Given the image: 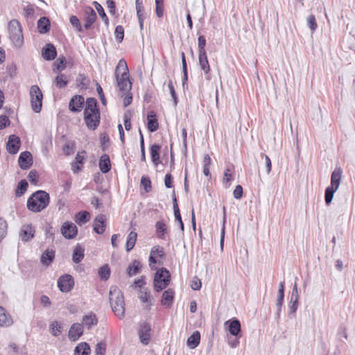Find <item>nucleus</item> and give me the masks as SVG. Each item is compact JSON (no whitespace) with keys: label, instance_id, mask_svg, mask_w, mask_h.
Returning <instances> with one entry per match:
<instances>
[{"label":"nucleus","instance_id":"obj_1","mask_svg":"<svg viewBox=\"0 0 355 355\" xmlns=\"http://www.w3.org/2000/svg\"><path fill=\"white\" fill-rule=\"evenodd\" d=\"M100 110L97 101L94 98H88L85 101L84 120L87 127L95 130L100 123Z\"/></svg>","mask_w":355,"mask_h":355},{"label":"nucleus","instance_id":"obj_2","mask_svg":"<svg viewBox=\"0 0 355 355\" xmlns=\"http://www.w3.org/2000/svg\"><path fill=\"white\" fill-rule=\"evenodd\" d=\"M115 78L119 90L122 92H128L132 89V83L130 80L129 69L124 58L121 59L115 69Z\"/></svg>","mask_w":355,"mask_h":355},{"label":"nucleus","instance_id":"obj_3","mask_svg":"<svg viewBox=\"0 0 355 355\" xmlns=\"http://www.w3.org/2000/svg\"><path fill=\"white\" fill-rule=\"evenodd\" d=\"M49 202V194L45 191L38 190L28 198L26 206L32 212H40L46 208Z\"/></svg>","mask_w":355,"mask_h":355},{"label":"nucleus","instance_id":"obj_4","mask_svg":"<svg viewBox=\"0 0 355 355\" xmlns=\"http://www.w3.org/2000/svg\"><path fill=\"white\" fill-rule=\"evenodd\" d=\"M110 304L114 314L119 318L125 315V301L123 293L116 286L110 289Z\"/></svg>","mask_w":355,"mask_h":355},{"label":"nucleus","instance_id":"obj_5","mask_svg":"<svg viewBox=\"0 0 355 355\" xmlns=\"http://www.w3.org/2000/svg\"><path fill=\"white\" fill-rule=\"evenodd\" d=\"M342 173L343 171L340 168H336L331 173V185L325 190L324 198L327 205H329L331 203L334 197V193L338 190L340 186Z\"/></svg>","mask_w":355,"mask_h":355},{"label":"nucleus","instance_id":"obj_6","mask_svg":"<svg viewBox=\"0 0 355 355\" xmlns=\"http://www.w3.org/2000/svg\"><path fill=\"white\" fill-rule=\"evenodd\" d=\"M8 33L13 44L16 47L20 48L24 44V37L21 26L17 20L12 19L9 22Z\"/></svg>","mask_w":355,"mask_h":355},{"label":"nucleus","instance_id":"obj_7","mask_svg":"<svg viewBox=\"0 0 355 355\" xmlns=\"http://www.w3.org/2000/svg\"><path fill=\"white\" fill-rule=\"evenodd\" d=\"M166 254L163 247L155 245L151 248L149 256V266L152 270H157L158 266L163 264Z\"/></svg>","mask_w":355,"mask_h":355},{"label":"nucleus","instance_id":"obj_8","mask_svg":"<svg viewBox=\"0 0 355 355\" xmlns=\"http://www.w3.org/2000/svg\"><path fill=\"white\" fill-rule=\"evenodd\" d=\"M171 282V274L168 270L162 268L157 270L154 278L155 291L160 292L166 288Z\"/></svg>","mask_w":355,"mask_h":355},{"label":"nucleus","instance_id":"obj_9","mask_svg":"<svg viewBox=\"0 0 355 355\" xmlns=\"http://www.w3.org/2000/svg\"><path fill=\"white\" fill-rule=\"evenodd\" d=\"M31 103L33 110L38 113L42 107L43 95L37 85H33L30 89Z\"/></svg>","mask_w":355,"mask_h":355},{"label":"nucleus","instance_id":"obj_10","mask_svg":"<svg viewBox=\"0 0 355 355\" xmlns=\"http://www.w3.org/2000/svg\"><path fill=\"white\" fill-rule=\"evenodd\" d=\"M75 282L73 277L69 274H64L60 276L58 280V287L62 293H68L71 291Z\"/></svg>","mask_w":355,"mask_h":355},{"label":"nucleus","instance_id":"obj_11","mask_svg":"<svg viewBox=\"0 0 355 355\" xmlns=\"http://www.w3.org/2000/svg\"><path fill=\"white\" fill-rule=\"evenodd\" d=\"M62 234L68 239H73L78 234V228L71 222H64L61 227Z\"/></svg>","mask_w":355,"mask_h":355},{"label":"nucleus","instance_id":"obj_12","mask_svg":"<svg viewBox=\"0 0 355 355\" xmlns=\"http://www.w3.org/2000/svg\"><path fill=\"white\" fill-rule=\"evenodd\" d=\"M21 146V141L19 137L12 135L9 137L6 144V148L9 153L16 154L18 153Z\"/></svg>","mask_w":355,"mask_h":355},{"label":"nucleus","instance_id":"obj_13","mask_svg":"<svg viewBox=\"0 0 355 355\" xmlns=\"http://www.w3.org/2000/svg\"><path fill=\"white\" fill-rule=\"evenodd\" d=\"M151 327L148 323H144L140 325L139 329V336L140 341L144 345H148L150 339Z\"/></svg>","mask_w":355,"mask_h":355},{"label":"nucleus","instance_id":"obj_14","mask_svg":"<svg viewBox=\"0 0 355 355\" xmlns=\"http://www.w3.org/2000/svg\"><path fill=\"white\" fill-rule=\"evenodd\" d=\"M85 103L84 98L80 95L73 96L69 101V108L73 112H80Z\"/></svg>","mask_w":355,"mask_h":355},{"label":"nucleus","instance_id":"obj_15","mask_svg":"<svg viewBox=\"0 0 355 355\" xmlns=\"http://www.w3.org/2000/svg\"><path fill=\"white\" fill-rule=\"evenodd\" d=\"M147 128L150 132H155L159 128V122L156 113L151 110L147 113Z\"/></svg>","mask_w":355,"mask_h":355},{"label":"nucleus","instance_id":"obj_16","mask_svg":"<svg viewBox=\"0 0 355 355\" xmlns=\"http://www.w3.org/2000/svg\"><path fill=\"white\" fill-rule=\"evenodd\" d=\"M83 334V326L80 323L73 324L69 331L68 336L71 341L75 342L79 339V338Z\"/></svg>","mask_w":355,"mask_h":355},{"label":"nucleus","instance_id":"obj_17","mask_svg":"<svg viewBox=\"0 0 355 355\" xmlns=\"http://www.w3.org/2000/svg\"><path fill=\"white\" fill-rule=\"evenodd\" d=\"M107 218L104 214L98 215L94 221V231L97 234H103L106 228Z\"/></svg>","mask_w":355,"mask_h":355},{"label":"nucleus","instance_id":"obj_18","mask_svg":"<svg viewBox=\"0 0 355 355\" xmlns=\"http://www.w3.org/2000/svg\"><path fill=\"white\" fill-rule=\"evenodd\" d=\"M96 20V14L94 10L90 7L87 8L85 10V17H84V27L85 29L88 30L91 28L92 25Z\"/></svg>","mask_w":355,"mask_h":355},{"label":"nucleus","instance_id":"obj_19","mask_svg":"<svg viewBox=\"0 0 355 355\" xmlns=\"http://www.w3.org/2000/svg\"><path fill=\"white\" fill-rule=\"evenodd\" d=\"M18 161L22 169H27L33 164L32 155L28 151L22 152L19 157Z\"/></svg>","mask_w":355,"mask_h":355},{"label":"nucleus","instance_id":"obj_20","mask_svg":"<svg viewBox=\"0 0 355 355\" xmlns=\"http://www.w3.org/2000/svg\"><path fill=\"white\" fill-rule=\"evenodd\" d=\"M13 324L12 316L6 310L0 306V327H8Z\"/></svg>","mask_w":355,"mask_h":355},{"label":"nucleus","instance_id":"obj_21","mask_svg":"<svg viewBox=\"0 0 355 355\" xmlns=\"http://www.w3.org/2000/svg\"><path fill=\"white\" fill-rule=\"evenodd\" d=\"M225 325L227 326L230 333L232 336H237L241 331V323L239 320H229L225 322Z\"/></svg>","mask_w":355,"mask_h":355},{"label":"nucleus","instance_id":"obj_22","mask_svg":"<svg viewBox=\"0 0 355 355\" xmlns=\"http://www.w3.org/2000/svg\"><path fill=\"white\" fill-rule=\"evenodd\" d=\"M234 173L235 168L233 164H230L226 167L223 178V183L226 187H230L231 181L234 179Z\"/></svg>","mask_w":355,"mask_h":355},{"label":"nucleus","instance_id":"obj_23","mask_svg":"<svg viewBox=\"0 0 355 355\" xmlns=\"http://www.w3.org/2000/svg\"><path fill=\"white\" fill-rule=\"evenodd\" d=\"M57 51L55 47L51 44H48L42 49V56L46 60H52L55 58Z\"/></svg>","mask_w":355,"mask_h":355},{"label":"nucleus","instance_id":"obj_24","mask_svg":"<svg viewBox=\"0 0 355 355\" xmlns=\"http://www.w3.org/2000/svg\"><path fill=\"white\" fill-rule=\"evenodd\" d=\"M111 162L107 154H103L99 159V168L103 173H107L111 170Z\"/></svg>","mask_w":355,"mask_h":355},{"label":"nucleus","instance_id":"obj_25","mask_svg":"<svg viewBox=\"0 0 355 355\" xmlns=\"http://www.w3.org/2000/svg\"><path fill=\"white\" fill-rule=\"evenodd\" d=\"M34 233L35 230L33 227L31 225H24L21 228L20 237L21 238L22 241H28L33 237Z\"/></svg>","mask_w":355,"mask_h":355},{"label":"nucleus","instance_id":"obj_26","mask_svg":"<svg viewBox=\"0 0 355 355\" xmlns=\"http://www.w3.org/2000/svg\"><path fill=\"white\" fill-rule=\"evenodd\" d=\"M174 291L171 288L165 291L162 297L161 303L163 306L169 307L171 306L174 299Z\"/></svg>","mask_w":355,"mask_h":355},{"label":"nucleus","instance_id":"obj_27","mask_svg":"<svg viewBox=\"0 0 355 355\" xmlns=\"http://www.w3.org/2000/svg\"><path fill=\"white\" fill-rule=\"evenodd\" d=\"M91 218L90 214L87 211L78 212L74 216V221L78 225H82L87 223Z\"/></svg>","mask_w":355,"mask_h":355},{"label":"nucleus","instance_id":"obj_28","mask_svg":"<svg viewBox=\"0 0 355 355\" xmlns=\"http://www.w3.org/2000/svg\"><path fill=\"white\" fill-rule=\"evenodd\" d=\"M200 342V334L198 331H195L187 339V344L191 349H195Z\"/></svg>","mask_w":355,"mask_h":355},{"label":"nucleus","instance_id":"obj_29","mask_svg":"<svg viewBox=\"0 0 355 355\" xmlns=\"http://www.w3.org/2000/svg\"><path fill=\"white\" fill-rule=\"evenodd\" d=\"M155 232L159 239H164L165 234L167 233V225L164 220H162L156 222Z\"/></svg>","mask_w":355,"mask_h":355},{"label":"nucleus","instance_id":"obj_30","mask_svg":"<svg viewBox=\"0 0 355 355\" xmlns=\"http://www.w3.org/2000/svg\"><path fill=\"white\" fill-rule=\"evenodd\" d=\"M161 146L159 144H153L151 146L150 149V153L152 162L155 166H157L159 163V153Z\"/></svg>","mask_w":355,"mask_h":355},{"label":"nucleus","instance_id":"obj_31","mask_svg":"<svg viewBox=\"0 0 355 355\" xmlns=\"http://www.w3.org/2000/svg\"><path fill=\"white\" fill-rule=\"evenodd\" d=\"M199 65L201 69L206 73L208 74L210 72V66L208 62V58L206 53H199Z\"/></svg>","mask_w":355,"mask_h":355},{"label":"nucleus","instance_id":"obj_32","mask_svg":"<svg viewBox=\"0 0 355 355\" xmlns=\"http://www.w3.org/2000/svg\"><path fill=\"white\" fill-rule=\"evenodd\" d=\"M83 323L87 328H92V327L96 325L98 323L96 315L91 313L89 315L84 316L83 318Z\"/></svg>","mask_w":355,"mask_h":355},{"label":"nucleus","instance_id":"obj_33","mask_svg":"<svg viewBox=\"0 0 355 355\" xmlns=\"http://www.w3.org/2000/svg\"><path fill=\"white\" fill-rule=\"evenodd\" d=\"M90 347L87 343H79L75 348L74 355H89Z\"/></svg>","mask_w":355,"mask_h":355},{"label":"nucleus","instance_id":"obj_34","mask_svg":"<svg viewBox=\"0 0 355 355\" xmlns=\"http://www.w3.org/2000/svg\"><path fill=\"white\" fill-rule=\"evenodd\" d=\"M137 239V234L135 231H132L129 233L127 236L126 243H125V249L127 252L130 251L136 243Z\"/></svg>","mask_w":355,"mask_h":355},{"label":"nucleus","instance_id":"obj_35","mask_svg":"<svg viewBox=\"0 0 355 355\" xmlns=\"http://www.w3.org/2000/svg\"><path fill=\"white\" fill-rule=\"evenodd\" d=\"M37 28L40 33H46L50 29V21L46 17H42L37 22Z\"/></svg>","mask_w":355,"mask_h":355},{"label":"nucleus","instance_id":"obj_36","mask_svg":"<svg viewBox=\"0 0 355 355\" xmlns=\"http://www.w3.org/2000/svg\"><path fill=\"white\" fill-rule=\"evenodd\" d=\"M68 78L66 75L63 73H59L55 78L54 83L55 86L59 88H64L68 84Z\"/></svg>","mask_w":355,"mask_h":355},{"label":"nucleus","instance_id":"obj_37","mask_svg":"<svg viewBox=\"0 0 355 355\" xmlns=\"http://www.w3.org/2000/svg\"><path fill=\"white\" fill-rule=\"evenodd\" d=\"M139 298L140 301L146 304V309L149 310L150 309L151 303H150V293L146 291H142L141 290L139 293Z\"/></svg>","mask_w":355,"mask_h":355},{"label":"nucleus","instance_id":"obj_38","mask_svg":"<svg viewBox=\"0 0 355 355\" xmlns=\"http://www.w3.org/2000/svg\"><path fill=\"white\" fill-rule=\"evenodd\" d=\"M84 258V249L77 245L73 252V261L78 263H80Z\"/></svg>","mask_w":355,"mask_h":355},{"label":"nucleus","instance_id":"obj_39","mask_svg":"<svg viewBox=\"0 0 355 355\" xmlns=\"http://www.w3.org/2000/svg\"><path fill=\"white\" fill-rule=\"evenodd\" d=\"M55 254L53 250H46L42 255L41 261L43 264L49 266L54 258Z\"/></svg>","mask_w":355,"mask_h":355},{"label":"nucleus","instance_id":"obj_40","mask_svg":"<svg viewBox=\"0 0 355 355\" xmlns=\"http://www.w3.org/2000/svg\"><path fill=\"white\" fill-rule=\"evenodd\" d=\"M28 186V182L26 180H21L18 183L16 191H15L16 196H19V197L22 196L26 191Z\"/></svg>","mask_w":355,"mask_h":355},{"label":"nucleus","instance_id":"obj_41","mask_svg":"<svg viewBox=\"0 0 355 355\" xmlns=\"http://www.w3.org/2000/svg\"><path fill=\"white\" fill-rule=\"evenodd\" d=\"M62 329V324L58 321H54L50 324L51 333L55 336H58L61 334Z\"/></svg>","mask_w":355,"mask_h":355},{"label":"nucleus","instance_id":"obj_42","mask_svg":"<svg viewBox=\"0 0 355 355\" xmlns=\"http://www.w3.org/2000/svg\"><path fill=\"white\" fill-rule=\"evenodd\" d=\"M94 4L95 8L96 9L98 15L103 19L105 24L107 26L109 24V19H108L107 16L106 15L103 8L102 7V6L100 3H98L96 1H95L94 3Z\"/></svg>","mask_w":355,"mask_h":355},{"label":"nucleus","instance_id":"obj_43","mask_svg":"<svg viewBox=\"0 0 355 355\" xmlns=\"http://www.w3.org/2000/svg\"><path fill=\"white\" fill-rule=\"evenodd\" d=\"M8 232V223L6 220L0 218V243L6 237Z\"/></svg>","mask_w":355,"mask_h":355},{"label":"nucleus","instance_id":"obj_44","mask_svg":"<svg viewBox=\"0 0 355 355\" xmlns=\"http://www.w3.org/2000/svg\"><path fill=\"white\" fill-rule=\"evenodd\" d=\"M141 186L144 188L146 193L152 190L151 180L148 176H142L141 179Z\"/></svg>","mask_w":355,"mask_h":355},{"label":"nucleus","instance_id":"obj_45","mask_svg":"<svg viewBox=\"0 0 355 355\" xmlns=\"http://www.w3.org/2000/svg\"><path fill=\"white\" fill-rule=\"evenodd\" d=\"M140 269L139 263L137 261H133L128 268V273L130 276H132L139 272Z\"/></svg>","mask_w":355,"mask_h":355},{"label":"nucleus","instance_id":"obj_46","mask_svg":"<svg viewBox=\"0 0 355 355\" xmlns=\"http://www.w3.org/2000/svg\"><path fill=\"white\" fill-rule=\"evenodd\" d=\"M137 15L138 17V21L139 23L140 28L142 29L144 26V6H139L136 7Z\"/></svg>","mask_w":355,"mask_h":355},{"label":"nucleus","instance_id":"obj_47","mask_svg":"<svg viewBox=\"0 0 355 355\" xmlns=\"http://www.w3.org/2000/svg\"><path fill=\"white\" fill-rule=\"evenodd\" d=\"M114 35L116 37V40L119 42H121L124 37V28L122 26L119 25L115 28L114 30Z\"/></svg>","mask_w":355,"mask_h":355},{"label":"nucleus","instance_id":"obj_48","mask_svg":"<svg viewBox=\"0 0 355 355\" xmlns=\"http://www.w3.org/2000/svg\"><path fill=\"white\" fill-rule=\"evenodd\" d=\"M28 178L31 184L37 185L39 182V175L35 170H31L29 172Z\"/></svg>","mask_w":355,"mask_h":355},{"label":"nucleus","instance_id":"obj_49","mask_svg":"<svg viewBox=\"0 0 355 355\" xmlns=\"http://www.w3.org/2000/svg\"><path fill=\"white\" fill-rule=\"evenodd\" d=\"M99 276L104 279H107L110 275V270L108 266L105 265L100 268L98 270Z\"/></svg>","mask_w":355,"mask_h":355},{"label":"nucleus","instance_id":"obj_50","mask_svg":"<svg viewBox=\"0 0 355 355\" xmlns=\"http://www.w3.org/2000/svg\"><path fill=\"white\" fill-rule=\"evenodd\" d=\"M131 116V113L129 111L125 112L123 114L124 126L125 129L128 131H129L132 127Z\"/></svg>","mask_w":355,"mask_h":355},{"label":"nucleus","instance_id":"obj_51","mask_svg":"<svg viewBox=\"0 0 355 355\" xmlns=\"http://www.w3.org/2000/svg\"><path fill=\"white\" fill-rule=\"evenodd\" d=\"M198 54L199 53H206L205 46H206V39L203 35H200L198 37Z\"/></svg>","mask_w":355,"mask_h":355},{"label":"nucleus","instance_id":"obj_52","mask_svg":"<svg viewBox=\"0 0 355 355\" xmlns=\"http://www.w3.org/2000/svg\"><path fill=\"white\" fill-rule=\"evenodd\" d=\"M307 24L312 32L315 31L318 28V24L314 15H311L307 18Z\"/></svg>","mask_w":355,"mask_h":355},{"label":"nucleus","instance_id":"obj_53","mask_svg":"<svg viewBox=\"0 0 355 355\" xmlns=\"http://www.w3.org/2000/svg\"><path fill=\"white\" fill-rule=\"evenodd\" d=\"M70 22L72 24V26L76 28V30L78 32H82L83 31V27H82V25L80 24V21L79 19L76 16L72 15L70 17Z\"/></svg>","mask_w":355,"mask_h":355},{"label":"nucleus","instance_id":"obj_54","mask_svg":"<svg viewBox=\"0 0 355 355\" xmlns=\"http://www.w3.org/2000/svg\"><path fill=\"white\" fill-rule=\"evenodd\" d=\"M106 352V344L103 342L98 343L96 346L95 352L96 355H105Z\"/></svg>","mask_w":355,"mask_h":355},{"label":"nucleus","instance_id":"obj_55","mask_svg":"<svg viewBox=\"0 0 355 355\" xmlns=\"http://www.w3.org/2000/svg\"><path fill=\"white\" fill-rule=\"evenodd\" d=\"M87 159V152L85 150H81L78 152L76 156L75 157V160L77 161V163L82 164L83 165L85 161Z\"/></svg>","mask_w":355,"mask_h":355},{"label":"nucleus","instance_id":"obj_56","mask_svg":"<svg viewBox=\"0 0 355 355\" xmlns=\"http://www.w3.org/2000/svg\"><path fill=\"white\" fill-rule=\"evenodd\" d=\"M74 144L73 143H67L62 148V151L66 155H69L73 152Z\"/></svg>","mask_w":355,"mask_h":355},{"label":"nucleus","instance_id":"obj_57","mask_svg":"<svg viewBox=\"0 0 355 355\" xmlns=\"http://www.w3.org/2000/svg\"><path fill=\"white\" fill-rule=\"evenodd\" d=\"M123 93L125 96L123 97V103L124 107H127L132 103V95L130 92Z\"/></svg>","mask_w":355,"mask_h":355},{"label":"nucleus","instance_id":"obj_58","mask_svg":"<svg viewBox=\"0 0 355 355\" xmlns=\"http://www.w3.org/2000/svg\"><path fill=\"white\" fill-rule=\"evenodd\" d=\"M10 125L9 118L6 115L0 116V130L4 129Z\"/></svg>","mask_w":355,"mask_h":355},{"label":"nucleus","instance_id":"obj_59","mask_svg":"<svg viewBox=\"0 0 355 355\" xmlns=\"http://www.w3.org/2000/svg\"><path fill=\"white\" fill-rule=\"evenodd\" d=\"M284 283L281 282L279 284V288L278 291V299H277V304L282 305L284 301Z\"/></svg>","mask_w":355,"mask_h":355},{"label":"nucleus","instance_id":"obj_60","mask_svg":"<svg viewBox=\"0 0 355 355\" xmlns=\"http://www.w3.org/2000/svg\"><path fill=\"white\" fill-rule=\"evenodd\" d=\"M67 61L65 58H59L56 61V68L58 70H63L66 67Z\"/></svg>","mask_w":355,"mask_h":355},{"label":"nucleus","instance_id":"obj_61","mask_svg":"<svg viewBox=\"0 0 355 355\" xmlns=\"http://www.w3.org/2000/svg\"><path fill=\"white\" fill-rule=\"evenodd\" d=\"M155 12H156V15L159 17V18H161L163 17L164 15V3H159L158 4H155Z\"/></svg>","mask_w":355,"mask_h":355},{"label":"nucleus","instance_id":"obj_62","mask_svg":"<svg viewBox=\"0 0 355 355\" xmlns=\"http://www.w3.org/2000/svg\"><path fill=\"white\" fill-rule=\"evenodd\" d=\"M201 281L198 277H194L191 283V287L193 290L198 291L201 288Z\"/></svg>","mask_w":355,"mask_h":355},{"label":"nucleus","instance_id":"obj_63","mask_svg":"<svg viewBox=\"0 0 355 355\" xmlns=\"http://www.w3.org/2000/svg\"><path fill=\"white\" fill-rule=\"evenodd\" d=\"M233 195L236 199H241L243 196V187L241 185L236 186Z\"/></svg>","mask_w":355,"mask_h":355},{"label":"nucleus","instance_id":"obj_64","mask_svg":"<svg viewBox=\"0 0 355 355\" xmlns=\"http://www.w3.org/2000/svg\"><path fill=\"white\" fill-rule=\"evenodd\" d=\"M107 7L112 15L116 13V4L114 0H106Z\"/></svg>","mask_w":355,"mask_h":355}]
</instances>
